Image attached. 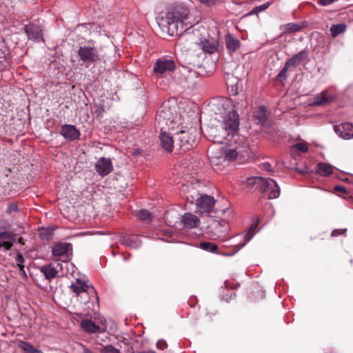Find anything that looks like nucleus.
Returning <instances> with one entry per match:
<instances>
[{"label": "nucleus", "mask_w": 353, "mask_h": 353, "mask_svg": "<svg viewBox=\"0 0 353 353\" xmlns=\"http://www.w3.org/2000/svg\"><path fill=\"white\" fill-rule=\"evenodd\" d=\"M259 112L261 114V115L260 116L261 117L260 121H261L265 118V114H264L265 112Z\"/></svg>", "instance_id": "13d9d810"}, {"label": "nucleus", "mask_w": 353, "mask_h": 353, "mask_svg": "<svg viewBox=\"0 0 353 353\" xmlns=\"http://www.w3.org/2000/svg\"><path fill=\"white\" fill-rule=\"evenodd\" d=\"M143 353H155V352L154 351H150V352H143Z\"/></svg>", "instance_id": "680f3d73"}, {"label": "nucleus", "mask_w": 353, "mask_h": 353, "mask_svg": "<svg viewBox=\"0 0 353 353\" xmlns=\"http://www.w3.org/2000/svg\"><path fill=\"white\" fill-rule=\"evenodd\" d=\"M263 168L269 172H272V168L269 163H264L263 164Z\"/></svg>", "instance_id": "603ef678"}, {"label": "nucleus", "mask_w": 353, "mask_h": 353, "mask_svg": "<svg viewBox=\"0 0 353 353\" xmlns=\"http://www.w3.org/2000/svg\"><path fill=\"white\" fill-rule=\"evenodd\" d=\"M181 223L183 227L186 229H192L196 228L199 223V218L191 213H185L182 216Z\"/></svg>", "instance_id": "f3484780"}, {"label": "nucleus", "mask_w": 353, "mask_h": 353, "mask_svg": "<svg viewBox=\"0 0 353 353\" xmlns=\"http://www.w3.org/2000/svg\"><path fill=\"white\" fill-rule=\"evenodd\" d=\"M14 236L8 232L0 233V247L8 250L12 245Z\"/></svg>", "instance_id": "a878e982"}, {"label": "nucleus", "mask_w": 353, "mask_h": 353, "mask_svg": "<svg viewBox=\"0 0 353 353\" xmlns=\"http://www.w3.org/2000/svg\"><path fill=\"white\" fill-rule=\"evenodd\" d=\"M259 110H261V111H263V110H265V108L263 105L261 106Z\"/></svg>", "instance_id": "052dcab7"}, {"label": "nucleus", "mask_w": 353, "mask_h": 353, "mask_svg": "<svg viewBox=\"0 0 353 353\" xmlns=\"http://www.w3.org/2000/svg\"><path fill=\"white\" fill-rule=\"evenodd\" d=\"M199 248L203 250L209 251L211 252H215L217 249V246L215 244L211 243L210 242H201L200 243Z\"/></svg>", "instance_id": "473e14b6"}, {"label": "nucleus", "mask_w": 353, "mask_h": 353, "mask_svg": "<svg viewBox=\"0 0 353 353\" xmlns=\"http://www.w3.org/2000/svg\"><path fill=\"white\" fill-rule=\"evenodd\" d=\"M159 139L161 146L168 152H172L174 146V141L172 137L166 131H161Z\"/></svg>", "instance_id": "a211bd4d"}, {"label": "nucleus", "mask_w": 353, "mask_h": 353, "mask_svg": "<svg viewBox=\"0 0 353 353\" xmlns=\"http://www.w3.org/2000/svg\"><path fill=\"white\" fill-rule=\"evenodd\" d=\"M24 31L29 39L39 41L43 40L41 28L34 24H28L24 27Z\"/></svg>", "instance_id": "dca6fc26"}, {"label": "nucleus", "mask_w": 353, "mask_h": 353, "mask_svg": "<svg viewBox=\"0 0 353 353\" xmlns=\"http://www.w3.org/2000/svg\"><path fill=\"white\" fill-rule=\"evenodd\" d=\"M181 76L179 77L180 83H187L188 85L192 83L194 78L196 77V73L191 70L183 68L181 71Z\"/></svg>", "instance_id": "5701e85b"}, {"label": "nucleus", "mask_w": 353, "mask_h": 353, "mask_svg": "<svg viewBox=\"0 0 353 353\" xmlns=\"http://www.w3.org/2000/svg\"><path fill=\"white\" fill-rule=\"evenodd\" d=\"M120 241L123 245L132 248H138L141 245L140 239L136 236H123L121 238Z\"/></svg>", "instance_id": "393cba45"}, {"label": "nucleus", "mask_w": 353, "mask_h": 353, "mask_svg": "<svg viewBox=\"0 0 353 353\" xmlns=\"http://www.w3.org/2000/svg\"><path fill=\"white\" fill-rule=\"evenodd\" d=\"M335 132L344 139H353V125L350 123L334 126Z\"/></svg>", "instance_id": "4468645a"}, {"label": "nucleus", "mask_w": 353, "mask_h": 353, "mask_svg": "<svg viewBox=\"0 0 353 353\" xmlns=\"http://www.w3.org/2000/svg\"><path fill=\"white\" fill-rule=\"evenodd\" d=\"M97 172L101 176H105L109 174L113 169L111 161L110 159L101 158L95 164Z\"/></svg>", "instance_id": "2eb2a0df"}, {"label": "nucleus", "mask_w": 353, "mask_h": 353, "mask_svg": "<svg viewBox=\"0 0 353 353\" xmlns=\"http://www.w3.org/2000/svg\"><path fill=\"white\" fill-rule=\"evenodd\" d=\"M189 14L188 9L183 5H177L172 8L164 17L159 19V25L163 31L171 36L181 34L183 29V21Z\"/></svg>", "instance_id": "7ed1b4c3"}, {"label": "nucleus", "mask_w": 353, "mask_h": 353, "mask_svg": "<svg viewBox=\"0 0 353 353\" xmlns=\"http://www.w3.org/2000/svg\"><path fill=\"white\" fill-rule=\"evenodd\" d=\"M170 103H176V99H172V100H170L168 102L164 103H163L164 108L171 109L172 107L170 105H168V104ZM172 108H174V107L173 106Z\"/></svg>", "instance_id": "8fccbe9b"}, {"label": "nucleus", "mask_w": 353, "mask_h": 353, "mask_svg": "<svg viewBox=\"0 0 353 353\" xmlns=\"http://www.w3.org/2000/svg\"><path fill=\"white\" fill-rule=\"evenodd\" d=\"M70 288L72 291L78 295L81 293L87 292L88 290V285L86 282L80 279H77L74 283H72Z\"/></svg>", "instance_id": "bb28decb"}, {"label": "nucleus", "mask_w": 353, "mask_h": 353, "mask_svg": "<svg viewBox=\"0 0 353 353\" xmlns=\"http://www.w3.org/2000/svg\"><path fill=\"white\" fill-rule=\"evenodd\" d=\"M208 106L211 110H228L232 108V100L226 97H218L212 99Z\"/></svg>", "instance_id": "ddd939ff"}, {"label": "nucleus", "mask_w": 353, "mask_h": 353, "mask_svg": "<svg viewBox=\"0 0 353 353\" xmlns=\"http://www.w3.org/2000/svg\"><path fill=\"white\" fill-rule=\"evenodd\" d=\"M301 28L302 27L297 23H290L285 25L283 33L285 34V33L295 32L300 30L301 29Z\"/></svg>", "instance_id": "2f4dec72"}, {"label": "nucleus", "mask_w": 353, "mask_h": 353, "mask_svg": "<svg viewBox=\"0 0 353 353\" xmlns=\"http://www.w3.org/2000/svg\"><path fill=\"white\" fill-rule=\"evenodd\" d=\"M240 41L232 34H228L225 37V46L231 52H235L240 47Z\"/></svg>", "instance_id": "b1692460"}, {"label": "nucleus", "mask_w": 353, "mask_h": 353, "mask_svg": "<svg viewBox=\"0 0 353 353\" xmlns=\"http://www.w3.org/2000/svg\"><path fill=\"white\" fill-rule=\"evenodd\" d=\"M9 63V59L5 56H0V70L5 69Z\"/></svg>", "instance_id": "79ce46f5"}, {"label": "nucleus", "mask_w": 353, "mask_h": 353, "mask_svg": "<svg viewBox=\"0 0 353 353\" xmlns=\"http://www.w3.org/2000/svg\"><path fill=\"white\" fill-rule=\"evenodd\" d=\"M41 239L43 240H48L52 236V231L47 230H41L39 232Z\"/></svg>", "instance_id": "ea45409f"}, {"label": "nucleus", "mask_w": 353, "mask_h": 353, "mask_svg": "<svg viewBox=\"0 0 353 353\" xmlns=\"http://www.w3.org/2000/svg\"><path fill=\"white\" fill-rule=\"evenodd\" d=\"M259 11L256 10V7L249 13L250 15L257 14Z\"/></svg>", "instance_id": "4d7b16f0"}, {"label": "nucleus", "mask_w": 353, "mask_h": 353, "mask_svg": "<svg viewBox=\"0 0 353 353\" xmlns=\"http://www.w3.org/2000/svg\"><path fill=\"white\" fill-rule=\"evenodd\" d=\"M137 216L141 220H147L151 219L150 213L146 210H141L139 211Z\"/></svg>", "instance_id": "c9c22d12"}, {"label": "nucleus", "mask_w": 353, "mask_h": 353, "mask_svg": "<svg viewBox=\"0 0 353 353\" xmlns=\"http://www.w3.org/2000/svg\"><path fill=\"white\" fill-rule=\"evenodd\" d=\"M157 347L160 349V350H164L165 348L167 347V343L165 341L163 340H159L157 343Z\"/></svg>", "instance_id": "a18cd8bd"}, {"label": "nucleus", "mask_w": 353, "mask_h": 353, "mask_svg": "<svg viewBox=\"0 0 353 353\" xmlns=\"http://www.w3.org/2000/svg\"><path fill=\"white\" fill-rule=\"evenodd\" d=\"M183 41V37H181V38H179V39H178V41H177V45H179V46L182 45Z\"/></svg>", "instance_id": "6e6d98bb"}, {"label": "nucleus", "mask_w": 353, "mask_h": 353, "mask_svg": "<svg viewBox=\"0 0 353 353\" xmlns=\"http://www.w3.org/2000/svg\"><path fill=\"white\" fill-rule=\"evenodd\" d=\"M316 172L323 176H327L332 174L333 167L325 163H319L316 167Z\"/></svg>", "instance_id": "cd10ccee"}, {"label": "nucleus", "mask_w": 353, "mask_h": 353, "mask_svg": "<svg viewBox=\"0 0 353 353\" xmlns=\"http://www.w3.org/2000/svg\"><path fill=\"white\" fill-rule=\"evenodd\" d=\"M346 25L345 23H339V24H335L332 25L330 28V32L331 35L333 37H336L339 34L344 32L346 30Z\"/></svg>", "instance_id": "c85d7f7f"}, {"label": "nucleus", "mask_w": 353, "mask_h": 353, "mask_svg": "<svg viewBox=\"0 0 353 353\" xmlns=\"http://www.w3.org/2000/svg\"><path fill=\"white\" fill-rule=\"evenodd\" d=\"M16 261L17 263V265L20 268V271L23 274H26L25 270H24V265H23L24 262V259L21 254H17L16 257Z\"/></svg>", "instance_id": "e433bc0d"}, {"label": "nucleus", "mask_w": 353, "mask_h": 353, "mask_svg": "<svg viewBox=\"0 0 353 353\" xmlns=\"http://www.w3.org/2000/svg\"><path fill=\"white\" fill-rule=\"evenodd\" d=\"M155 125L160 131L177 129L181 123L177 112H158L155 118Z\"/></svg>", "instance_id": "39448f33"}, {"label": "nucleus", "mask_w": 353, "mask_h": 353, "mask_svg": "<svg viewBox=\"0 0 353 353\" xmlns=\"http://www.w3.org/2000/svg\"><path fill=\"white\" fill-rule=\"evenodd\" d=\"M272 4V2H267L263 5L259 6L256 7V10L259 11V12L265 10L269 6Z\"/></svg>", "instance_id": "c03bdc74"}, {"label": "nucleus", "mask_w": 353, "mask_h": 353, "mask_svg": "<svg viewBox=\"0 0 353 353\" xmlns=\"http://www.w3.org/2000/svg\"><path fill=\"white\" fill-rule=\"evenodd\" d=\"M199 46L203 52L212 54L217 50L218 43L213 39H204L203 41H201Z\"/></svg>", "instance_id": "aec40b11"}, {"label": "nucleus", "mask_w": 353, "mask_h": 353, "mask_svg": "<svg viewBox=\"0 0 353 353\" xmlns=\"http://www.w3.org/2000/svg\"><path fill=\"white\" fill-rule=\"evenodd\" d=\"M214 120L219 125L211 128L208 132V139L214 143H224V141L237 143L236 137H244L238 134L239 116L237 112H215Z\"/></svg>", "instance_id": "f257e3e1"}, {"label": "nucleus", "mask_w": 353, "mask_h": 353, "mask_svg": "<svg viewBox=\"0 0 353 353\" xmlns=\"http://www.w3.org/2000/svg\"><path fill=\"white\" fill-rule=\"evenodd\" d=\"M335 99L336 95L333 92L326 90L316 95L310 104L315 106H324L333 102Z\"/></svg>", "instance_id": "f8f14e48"}, {"label": "nucleus", "mask_w": 353, "mask_h": 353, "mask_svg": "<svg viewBox=\"0 0 353 353\" xmlns=\"http://www.w3.org/2000/svg\"><path fill=\"white\" fill-rule=\"evenodd\" d=\"M247 182L249 185H257L264 194H267L270 199H276L280 195V188L272 179L254 176L248 179Z\"/></svg>", "instance_id": "20e7f679"}, {"label": "nucleus", "mask_w": 353, "mask_h": 353, "mask_svg": "<svg viewBox=\"0 0 353 353\" xmlns=\"http://www.w3.org/2000/svg\"><path fill=\"white\" fill-rule=\"evenodd\" d=\"M342 234V230H335L332 232V236H338L339 234Z\"/></svg>", "instance_id": "864d4df0"}, {"label": "nucleus", "mask_w": 353, "mask_h": 353, "mask_svg": "<svg viewBox=\"0 0 353 353\" xmlns=\"http://www.w3.org/2000/svg\"><path fill=\"white\" fill-rule=\"evenodd\" d=\"M26 353H43L41 350L35 349L30 343L25 341H21L19 345Z\"/></svg>", "instance_id": "c756f323"}, {"label": "nucleus", "mask_w": 353, "mask_h": 353, "mask_svg": "<svg viewBox=\"0 0 353 353\" xmlns=\"http://www.w3.org/2000/svg\"><path fill=\"white\" fill-rule=\"evenodd\" d=\"M72 250V245L68 243H59L52 249V254L54 256H63L68 255Z\"/></svg>", "instance_id": "412c9836"}, {"label": "nucleus", "mask_w": 353, "mask_h": 353, "mask_svg": "<svg viewBox=\"0 0 353 353\" xmlns=\"http://www.w3.org/2000/svg\"><path fill=\"white\" fill-rule=\"evenodd\" d=\"M246 103H247L245 100H241V102L232 100V106L231 109L232 110L246 109L248 108Z\"/></svg>", "instance_id": "72a5a7b5"}, {"label": "nucleus", "mask_w": 353, "mask_h": 353, "mask_svg": "<svg viewBox=\"0 0 353 353\" xmlns=\"http://www.w3.org/2000/svg\"><path fill=\"white\" fill-rule=\"evenodd\" d=\"M293 148L299 150V151L303 152H305L308 150L307 145L305 142L296 143L293 145Z\"/></svg>", "instance_id": "58836bf2"}, {"label": "nucleus", "mask_w": 353, "mask_h": 353, "mask_svg": "<svg viewBox=\"0 0 353 353\" xmlns=\"http://www.w3.org/2000/svg\"><path fill=\"white\" fill-rule=\"evenodd\" d=\"M104 57L105 54L102 49L99 50L95 46H90V62L94 63V68L97 66L99 72H101L102 69H105Z\"/></svg>", "instance_id": "1a4fd4ad"}, {"label": "nucleus", "mask_w": 353, "mask_h": 353, "mask_svg": "<svg viewBox=\"0 0 353 353\" xmlns=\"http://www.w3.org/2000/svg\"><path fill=\"white\" fill-rule=\"evenodd\" d=\"M336 189L345 192V188L343 187H337Z\"/></svg>", "instance_id": "bf43d9fd"}, {"label": "nucleus", "mask_w": 353, "mask_h": 353, "mask_svg": "<svg viewBox=\"0 0 353 353\" xmlns=\"http://www.w3.org/2000/svg\"><path fill=\"white\" fill-rule=\"evenodd\" d=\"M257 226V224L255 223V224H253L250 226V228H249L248 231V233L246 234V235L245 236V240L243 241V243L242 244H240L239 245V248H238V250H240L241 248H242L243 246H245V245L249 242L251 239L253 237V236L254 235V230L256 229Z\"/></svg>", "instance_id": "7c9ffc66"}, {"label": "nucleus", "mask_w": 353, "mask_h": 353, "mask_svg": "<svg viewBox=\"0 0 353 353\" xmlns=\"http://www.w3.org/2000/svg\"><path fill=\"white\" fill-rule=\"evenodd\" d=\"M236 82L234 83V82H230V92L233 94H236L238 93V89H239V86H238V83H239V80L236 79Z\"/></svg>", "instance_id": "37998d69"}, {"label": "nucleus", "mask_w": 353, "mask_h": 353, "mask_svg": "<svg viewBox=\"0 0 353 353\" xmlns=\"http://www.w3.org/2000/svg\"><path fill=\"white\" fill-rule=\"evenodd\" d=\"M58 268L61 271L62 275L68 276L70 269L73 270L74 267L72 264L68 261H63L61 263H57V267H54L52 265H45L42 266L40 270L46 279L51 281L57 276Z\"/></svg>", "instance_id": "6e6552de"}, {"label": "nucleus", "mask_w": 353, "mask_h": 353, "mask_svg": "<svg viewBox=\"0 0 353 353\" xmlns=\"http://www.w3.org/2000/svg\"><path fill=\"white\" fill-rule=\"evenodd\" d=\"M208 230L211 239L223 241L227 238L230 227L225 219H214L208 227Z\"/></svg>", "instance_id": "0eeeda50"}, {"label": "nucleus", "mask_w": 353, "mask_h": 353, "mask_svg": "<svg viewBox=\"0 0 353 353\" xmlns=\"http://www.w3.org/2000/svg\"><path fill=\"white\" fill-rule=\"evenodd\" d=\"M307 57V53L305 50H302L299 53L294 54L292 57L286 61L287 66L290 68H296Z\"/></svg>", "instance_id": "4be33fe9"}, {"label": "nucleus", "mask_w": 353, "mask_h": 353, "mask_svg": "<svg viewBox=\"0 0 353 353\" xmlns=\"http://www.w3.org/2000/svg\"><path fill=\"white\" fill-rule=\"evenodd\" d=\"M176 65L173 60L167 59H158L153 68L155 74H163L166 72H170L175 69Z\"/></svg>", "instance_id": "9b49d317"}, {"label": "nucleus", "mask_w": 353, "mask_h": 353, "mask_svg": "<svg viewBox=\"0 0 353 353\" xmlns=\"http://www.w3.org/2000/svg\"><path fill=\"white\" fill-rule=\"evenodd\" d=\"M79 55L81 59L86 61L88 59V48H80L79 50Z\"/></svg>", "instance_id": "4c0bfd02"}, {"label": "nucleus", "mask_w": 353, "mask_h": 353, "mask_svg": "<svg viewBox=\"0 0 353 353\" xmlns=\"http://www.w3.org/2000/svg\"><path fill=\"white\" fill-rule=\"evenodd\" d=\"M215 203L213 196L207 194L201 195L196 199V206L200 213H208L212 210Z\"/></svg>", "instance_id": "9d476101"}, {"label": "nucleus", "mask_w": 353, "mask_h": 353, "mask_svg": "<svg viewBox=\"0 0 353 353\" xmlns=\"http://www.w3.org/2000/svg\"><path fill=\"white\" fill-rule=\"evenodd\" d=\"M334 0H319V3L322 6H327L332 3Z\"/></svg>", "instance_id": "3c124183"}, {"label": "nucleus", "mask_w": 353, "mask_h": 353, "mask_svg": "<svg viewBox=\"0 0 353 353\" xmlns=\"http://www.w3.org/2000/svg\"><path fill=\"white\" fill-rule=\"evenodd\" d=\"M290 66H287V63H285L283 69L280 71V72L276 76V80L281 82H283L287 79V71Z\"/></svg>", "instance_id": "f704fd0d"}, {"label": "nucleus", "mask_w": 353, "mask_h": 353, "mask_svg": "<svg viewBox=\"0 0 353 353\" xmlns=\"http://www.w3.org/2000/svg\"><path fill=\"white\" fill-rule=\"evenodd\" d=\"M61 134L67 139L72 141L79 138V132L72 125H65L61 130Z\"/></svg>", "instance_id": "6ab92c4d"}, {"label": "nucleus", "mask_w": 353, "mask_h": 353, "mask_svg": "<svg viewBox=\"0 0 353 353\" xmlns=\"http://www.w3.org/2000/svg\"><path fill=\"white\" fill-rule=\"evenodd\" d=\"M101 353H120V351L112 345L104 347Z\"/></svg>", "instance_id": "a19ab883"}, {"label": "nucleus", "mask_w": 353, "mask_h": 353, "mask_svg": "<svg viewBox=\"0 0 353 353\" xmlns=\"http://www.w3.org/2000/svg\"><path fill=\"white\" fill-rule=\"evenodd\" d=\"M93 299L94 303H92V310L95 322L90 320V333H103L106 330L105 321L98 314L99 310V297L95 289L92 285H90V299Z\"/></svg>", "instance_id": "423d86ee"}, {"label": "nucleus", "mask_w": 353, "mask_h": 353, "mask_svg": "<svg viewBox=\"0 0 353 353\" xmlns=\"http://www.w3.org/2000/svg\"><path fill=\"white\" fill-rule=\"evenodd\" d=\"M85 353H88L86 350L85 351Z\"/></svg>", "instance_id": "e2e57ef3"}, {"label": "nucleus", "mask_w": 353, "mask_h": 353, "mask_svg": "<svg viewBox=\"0 0 353 353\" xmlns=\"http://www.w3.org/2000/svg\"><path fill=\"white\" fill-rule=\"evenodd\" d=\"M180 134L181 135V137H179V139H180V141L182 142V143H186V142H188V140L186 139V133L184 130H180Z\"/></svg>", "instance_id": "49530a36"}, {"label": "nucleus", "mask_w": 353, "mask_h": 353, "mask_svg": "<svg viewBox=\"0 0 353 353\" xmlns=\"http://www.w3.org/2000/svg\"><path fill=\"white\" fill-rule=\"evenodd\" d=\"M91 29H93V30H92L93 33H96V34L97 33V32H98L97 30V27L94 24H92V26L90 25V30H91Z\"/></svg>", "instance_id": "5fc2aeb1"}, {"label": "nucleus", "mask_w": 353, "mask_h": 353, "mask_svg": "<svg viewBox=\"0 0 353 353\" xmlns=\"http://www.w3.org/2000/svg\"><path fill=\"white\" fill-rule=\"evenodd\" d=\"M17 210V205L15 203H12L10 205H9L8 210H7L8 213H12Z\"/></svg>", "instance_id": "de8ad7c7"}, {"label": "nucleus", "mask_w": 353, "mask_h": 353, "mask_svg": "<svg viewBox=\"0 0 353 353\" xmlns=\"http://www.w3.org/2000/svg\"><path fill=\"white\" fill-rule=\"evenodd\" d=\"M237 143L224 141L226 146L216 151H212L209 156L210 163L214 170L221 171L229 163L235 160L244 161L250 157V147L245 137H236Z\"/></svg>", "instance_id": "f03ea898"}, {"label": "nucleus", "mask_w": 353, "mask_h": 353, "mask_svg": "<svg viewBox=\"0 0 353 353\" xmlns=\"http://www.w3.org/2000/svg\"><path fill=\"white\" fill-rule=\"evenodd\" d=\"M81 327L85 331L88 332V321L83 320L81 323Z\"/></svg>", "instance_id": "09e8293b"}]
</instances>
